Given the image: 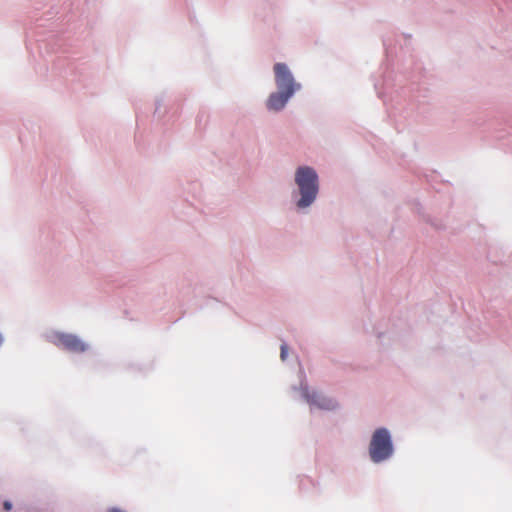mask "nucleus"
Masks as SVG:
<instances>
[{
  "label": "nucleus",
  "instance_id": "f257e3e1",
  "mask_svg": "<svg viewBox=\"0 0 512 512\" xmlns=\"http://www.w3.org/2000/svg\"><path fill=\"white\" fill-rule=\"evenodd\" d=\"M295 182L301 194L297 206L299 208L310 206L318 194V176L315 170L308 166L299 167L295 174Z\"/></svg>",
  "mask_w": 512,
  "mask_h": 512
},
{
  "label": "nucleus",
  "instance_id": "f03ea898",
  "mask_svg": "<svg viewBox=\"0 0 512 512\" xmlns=\"http://www.w3.org/2000/svg\"><path fill=\"white\" fill-rule=\"evenodd\" d=\"M393 453L390 433L385 428H378L372 435L369 455L373 462L379 463L388 459Z\"/></svg>",
  "mask_w": 512,
  "mask_h": 512
},
{
  "label": "nucleus",
  "instance_id": "7ed1b4c3",
  "mask_svg": "<svg viewBox=\"0 0 512 512\" xmlns=\"http://www.w3.org/2000/svg\"><path fill=\"white\" fill-rule=\"evenodd\" d=\"M275 82L279 90L294 94L300 88V85L294 81L293 75L284 63L274 65Z\"/></svg>",
  "mask_w": 512,
  "mask_h": 512
},
{
  "label": "nucleus",
  "instance_id": "20e7f679",
  "mask_svg": "<svg viewBox=\"0 0 512 512\" xmlns=\"http://www.w3.org/2000/svg\"><path fill=\"white\" fill-rule=\"evenodd\" d=\"M52 342L56 346L74 353H82L87 349V345L80 338L72 334L56 333L53 335Z\"/></svg>",
  "mask_w": 512,
  "mask_h": 512
},
{
  "label": "nucleus",
  "instance_id": "39448f33",
  "mask_svg": "<svg viewBox=\"0 0 512 512\" xmlns=\"http://www.w3.org/2000/svg\"><path fill=\"white\" fill-rule=\"evenodd\" d=\"M292 95L291 91L285 92L279 90L278 92L272 93L267 100V108L273 111L281 110Z\"/></svg>",
  "mask_w": 512,
  "mask_h": 512
},
{
  "label": "nucleus",
  "instance_id": "423d86ee",
  "mask_svg": "<svg viewBox=\"0 0 512 512\" xmlns=\"http://www.w3.org/2000/svg\"><path fill=\"white\" fill-rule=\"evenodd\" d=\"M305 397L311 405H315L321 409H334L336 404L333 400L327 399L315 392L312 394L306 393Z\"/></svg>",
  "mask_w": 512,
  "mask_h": 512
},
{
  "label": "nucleus",
  "instance_id": "0eeeda50",
  "mask_svg": "<svg viewBox=\"0 0 512 512\" xmlns=\"http://www.w3.org/2000/svg\"><path fill=\"white\" fill-rule=\"evenodd\" d=\"M287 352H288V347L286 344H282L281 345V353H280V357L282 360H285L287 358Z\"/></svg>",
  "mask_w": 512,
  "mask_h": 512
},
{
  "label": "nucleus",
  "instance_id": "6e6552de",
  "mask_svg": "<svg viewBox=\"0 0 512 512\" xmlns=\"http://www.w3.org/2000/svg\"><path fill=\"white\" fill-rule=\"evenodd\" d=\"M3 506L6 511H10L12 508V504L9 501H5Z\"/></svg>",
  "mask_w": 512,
  "mask_h": 512
},
{
  "label": "nucleus",
  "instance_id": "1a4fd4ad",
  "mask_svg": "<svg viewBox=\"0 0 512 512\" xmlns=\"http://www.w3.org/2000/svg\"><path fill=\"white\" fill-rule=\"evenodd\" d=\"M109 512H120V511H118V510H116V509H113V510H111V511H109Z\"/></svg>",
  "mask_w": 512,
  "mask_h": 512
}]
</instances>
